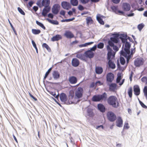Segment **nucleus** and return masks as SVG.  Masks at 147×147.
<instances>
[{
	"instance_id": "nucleus-1",
	"label": "nucleus",
	"mask_w": 147,
	"mask_h": 147,
	"mask_svg": "<svg viewBox=\"0 0 147 147\" xmlns=\"http://www.w3.org/2000/svg\"><path fill=\"white\" fill-rule=\"evenodd\" d=\"M113 37H111L110 39L108 40V44L107 47L111 49L112 48L114 51L117 52L118 51L119 48L115 44L119 43L120 39L123 44L122 47L123 48L124 46V44L128 42L127 39V35L123 34L114 33L113 34Z\"/></svg>"
},
{
	"instance_id": "nucleus-2",
	"label": "nucleus",
	"mask_w": 147,
	"mask_h": 147,
	"mask_svg": "<svg viewBox=\"0 0 147 147\" xmlns=\"http://www.w3.org/2000/svg\"><path fill=\"white\" fill-rule=\"evenodd\" d=\"M107 49L108 51L107 53V59L108 60V65L109 68L112 69H114L116 67L115 64L112 62L111 57H114L115 53L113 51L112 49L109 48L107 47Z\"/></svg>"
},
{
	"instance_id": "nucleus-3",
	"label": "nucleus",
	"mask_w": 147,
	"mask_h": 147,
	"mask_svg": "<svg viewBox=\"0 0 147 147\" xmlns=\"http://www.w3.org/2000/svg\"><path fill=\"white\" fill-rule=\"evenodd\" d=\"M107 101L108 104L113 108H117L119 106V103L115 96H110L107 98Z\"/></svg>"
},
{
	"instance_id": "nucleus-4",
	"label": "nucleus",
	"mask_w": 147,
	"mask_h": 147,
	"mask_svg": "<svg viewBox=\"0 0 147 147\" xmlns=\"http://www.w3.org/2000/svg\"><path fill=\"white\" fill-rule=\"evenodd\" d=\"M74 90H70L69 92V94L68 95V100L67 102V105H70L72 104H75V102H74V100L75 99L74 98ZM80 101V100H78L77 102H76V104L79 102Z\"/></svg>"
},
{
	"instance_id": "nucleus-5",
	"label": "nucleus",
	"mask_w": 147,
	"mask_h": 147,
	"mask_svg": "<svg viewBox=\"0 0 147 147\" xmlns=\"http://www.w3.org/2000/svg\"><path fill=\"white\" fill-rule=\"evenodd\" d=\"M125 47H124L122 48V50L120 52V54L124 53H130V50L131 47V44L128 42L124 44Z\"/></svg>"
},
{
	"instance_id": "nucleus-6",
	"label": "nucleus",
	"mask_w": 147,
	"mask_h": 147,
	"mask_svg": "<svg viewBox=\"0 0 147 147\" xmlns=\"http://www.w3.org/2000/svg\"><path fill=\"white\" fill-rule=\"evenodd\" d=\"M83 89L82 88L78 87L75 91L74 98L80 99L82 98L83 96Z\"/></svg>"
},
{
	"instance_id": "nucleus-7",
	"label": "nucleus",
	"mask_w": 147,
	"mask_h": 147,
	"mask_svg": "<svg viewBox=\"0 0 147 147\" xmlns=\"http://www.w3.org/2000/svg\"><path fill=\"white\" fill-rule=\"evenodd\" d=\"M108 119L110 121L113 122L116 119L117 117L115 114L112 111H108L107 114Z\"/></svg>"
},
{
	"instance_id": "nucleus-8",
	"label": "nucleus",
	"mask_w": 147,
	"mask_h": 147,
	"mask_svg": "<svg viewBox=\"0 0 147 147\" xmlns=\"http://www.w3.org/2000/svg\"><path fill=\"white\" fill-rule=\"evenodd\" d=\"M144 59L142 58H137L134 61V65L137 67H139L142 65L144 63Z\"/></svg>"
},
{
	"instance_id": "nucleus-9",
	"label": "nucleus",
	"mask_w": 147,
	"mask_h": 147,
	"mask_svg": "<svg viewBox=\"0 0 147 147\" xmlns=\"http://www.w3.org/2000/svg\"><path fill=\"white\" fill-rule=\"evenodd\" d=\"M60 6L58 4H55L52 8V11L53 14L57 15L59 11Z\"/></svg>"
},
{
	"instance_id": "nucleus-10",
	"label": "nucleus",
	"mask_w": 147,
	"mask_h": 147,
	"mask_svg": "<svg viewBox=\"0 0 147 147\" xmlns=\"http://www.w3.org/2000/svg\"><path fill=\"white\" fill-rule=\"evenodd\" d=\"M114 76L113 73L111 72L108 73L107 74L106 76L107 84L112 83L114 79Z\"/></svg>"
},
{
	"instance_id": "nucleus-11",
	"label": "nucleus",
	"mask_w": 147,
	"mask_h": 147,
	"mask_svg": "<svg viewBox=\"0 0 147 147\" xmlns=\"http://www.w3.org/2000/svg\"><path fill=\"white\" fill-rule=\"evenodd\" d=\"M61 5L63 8L66 10H68L71 9V6L70 4L66 1H63L61 3Z\"/></svg>"
},
{
	"instance_id": "nucleus-12",
	"label": "nucleus",
	"mask_w": 147,
	"mask_h": 147,
	"mask_svg": "<svg viewBox=\"0 0 147 147\" xmlns=\"http://www.w3.org/2000/svg\"><path fill=\"white\" fill-rule=\"evenodd\" d=\"M107 85L109 86V90L111 91L114 92L117 89V85L115 83H108Z\"/></svg>"
},
{
	"instance_id": "nucleus-13",
	"label": "nucleus",
	"mask_w": 147,
	"mask_h": 147,
	"mask_svg": "<svg viewBox=\"0 0 147 147\" xmlns=\"http://www.w3.org/2000/svg\"><path fill=\"white\" fill-rule=\"evenodd\" d=\"M122 8L125 11H129L131 9L130 5L127 3H123L122 5Z\"/></svg>"
},
{
	"instance_id": "nucleus-14",
	"label": "nucleus",
	"mask_w": 147,
	"mask_h": 147,
	"mask_svg": "<svg viewBox=\"0 0 147 147\" xmlns=\"http://www.w3.org/2000/svg\"><path fill=\"white\" fill-rule=\"evenodd\" d=\"M121 56H124L126 59L127 63L128 64L129 61L130 59L132 57L133 54L132 53H124L120 54Z\"/></svg>"
},
{
	"instance_id": "nucleus-15",
	"label": "nucleus",
	"mask_w": 147,
	"mask_h": 147,
	"mask_svg": "<svg viewBox=\"0 0 147 147\" xmlns=\"http://www.w3.org/2000/svg\"><path fill=\"white\" fill-rule=\"evenodd\" d=\"M63 35L67 38L71 39L74 37V35L73 33L69 31H66Z\"/></svg>"
},
{
	"instance_id": "nucleus-16",
	"label": "nucleus",
	"mask_w": 147,
	"mask_h": 147,
	"mask_svg": "<svg viewBox=\"0 0 147 147\" xmlns=\"http://www.w3.org/2000/svg\"><path fill=\"white\" fill-rule=\"evenodd\" d=\"M84 54L85 57L90 59L92 58L94 56V53L89 50L86 51Z\"/></svg>"
},
{
	"instance_id": "nucleus-17",
	"label": "nucleus",
	"mask_w": 147,
	"mask_h": 147,
	"mask_svg": "<svg viewBox=\"0 0 147 147\" xmlns=\"http://www.w3.org/2000/svg\"><path fill=\"white\" fill-rule=\"evenodd\" d=\"M71 63L73 66L76 67L79 65L80 63L78 59L76 58H74L72 60Z\"/></svg>"
},
{
	"instance_id": "nucleus-18",
	"label": "nucleus",
	"mask_w": 147,
	"mask_h": 147,
	"mask_svg": "<svg viewBox=\"0 0 147 147\" xmlns=\"http://www.w3.org/2000/svg\"><path fill=\"white\" fill-rule=\"evenodd\" d=\"M116 126L119 127H121L123 125V121L121 117L119 116L116 121Z\"/></svg>"
},
{
	"instance_id": "nucleus-19",
	"label": "nucleus",
	"mask_w": 147,
	"mask_h": 147,
	"mask_svg": "<svg viewBox=\"0 0 147 147\" xmlns=\"http://www.w3.org/2000/svg\"><path fill=\"white\" fill-rule=\"evenodd\" d=\"M101 102L105 101L107 99V95L105 92H104L102 94H99Z\"/></svg>"
},
{
	"instance_id": "nucleus-20",
	"label": "nucleus",
	"mask_w": 147,
	"mask_h": 147,
	"mask_svg": "<svg viewBox=\"0 0 147 147\" xmlns=\"http://www.w3.org/2000/svg\"><path fill=\"white\" fill-rule=\"evenodd\" d=\"M133 89L134 94L136 96L139 95L140 93V89L139 86L138 85H135Z\"/></svg>"
},
{
	"instance_id": "nucleus-21",
	"label": "nucleus",
	"mask_w": 147,
	"mask_h": 147,
	"mask_svg": "<svg viewBox=\"0 0 147 147\" xmlns=\"http://www.w3.org/2000/svg\"><path fill=\"white\" fill-rule=\"evenodd\" d=\"M68 80L70 83L72 84H76L77 82V79L76 77L72 76L69 77Z\"/></svg>"
},
{
	"instance_id": "nucleus-22",
	"label": "nucleus",
	"mask_w": 147,
	"mask_h": 147,
	"mask_svg": "<svg viewBox=\"0 0 147 147\" xmlns=\"http://www.w3.org/2000/svg\"><path fill=\"white\" fill-rule=\"evenodd\" d=\"M42 7H44L42 13V15L45 17L46 16V0H43L41 3Z\"/></svg>"
},
{
	"instance_id": "nucleus-23",
	"label": "nucleus",
	"mask_w": 147,
	"mask_h": 147,
	"mask_svg": "<svg viewBox=\"0 0 147 147\" xmlns=\"http://www.w3.org/2000/svg\"><path fill=\"white\" fill-rule=\"evenodd\" d=\"M52 75L53 78L57 80L59 78L60 74L57 70L54 71L52 72Z\"/></svg>"
},
{
	"instance_id": "nucleus-24",
	"label": "nucleus",
	"mask_w": 147,
	"mask_h": 147,
	"mask_svg": "<svg viewBox=\"0 0 147 147\" xmlns=\"http://www.w3.org/2000/svg\"><path fill=\"white\" fill-rule=\"evenodd\" d=\"M59 98L60 100L63 102H65L67 100V97L65 94L61 93L60 95Z\"/></svg>"
},
{
	"instance_id": "nucleus-25",
	"label": "nucleus",
	"mask_w": 147,
	"mask_h": 147,
	"mask_svg": "<svg viewBox=\"0 0 147 147\" xmlns=\"http://www.w3.org/2000/svg\"><path fill=\"white\" fill-rule=\"evenodd\" d=\"M97 107L98 110L102 113H104L106 111V108L105 106L101 103L98 104Z\"/></svg>"
},
{
	"instance_id": "nucleus-26",
	"label": "nucleus",
	"mask_w": 147,
	"mask_h": 147,
	"mask_svg": "<svg viewBox=\"0 0 147 147\" xmlns=\"http://www.w3.org/2000/svg\"><path fill=\"white\" fill-rule=\"evenodd\" d=\"M62 37L61 35L59 34L56 35L55 36H53L51 38V41L53 42L55 41H58L59 40L61 39Z\"/></svg>"
},
{
	"instance_id": "nucleus-27",
	"label": "nucleus",
	"mask_w": 147,
	"mask_h": 147,
	"mask_svg": "<svg viewBox=\"0 0 147 147\" xmlns=\"http://www.w3.org/2000/svg\"><path fill=\"white\" fill-rule=\"evenodd\" d=\"M92 100L94 102H101L99 94L94 95L92 98Z\"/></svg>"
},
{
	"instance_id": "nucleus-28",
	"label": "nucleus",
	"mask_w": 147,
	"mask_h": 147,
	"mask_svg": "<svg viewBox=\"0 0 147 147\" xmlns=\"http://www.w3.org/2000/svg\"><path fill=\"white\" fill-rule=\"evenodd\" d=\"M96 73L98 74H101L103 71V69L102 67H96L95 69Z\"/></svg>"
},
{
	"instance_id": "nucleus-29",
	"label": "nucleus",
	"mask_w": 147,
	"mask_h": 147,
	"mask_svg": "<svg viewBox=\"0 0 147 147\" xmlns=\"http://www.w3.org/2000/svg\"><path fill=\"white\" fill-rule=\"evenodd\" d=\"M93 109L90 108H88L87 109V115L90 117H92L94 116Z\"/></svg>"
},
{
	"instance_id": "nucleus-30",
	"label": "nucleus",
	"mask_w": 147,
	"mask_h": 147,
	"mask_svg": "<svg viewBox=\"0 0 147 147\" xmlns=\"http://www.w3.org/2000/svg\"><path fill=\"white\" fill-rule=\"evenodd\" d=\"M47 20L49 23L53 25H58L59 24V22L56 20H53L52 19L47 18Z\"/></svg>"
},
{
	"instance_id": "nucleus-31",
	"label": "nucleus",
	"mask_w": 147,
	"mask_h": 147,
	"mask_svg": "<svg viewBox=\"0 0 147 147\" xmlns=\"http://www.w3.org/2000/svg\"><path fill=\"white\" fill-rule=\"evenodd\" d=\"M76 57L81 60H86V57L84 54H78L76 55Z\"/></svg>"
},
{
	"instance_id": "nucleus-32",
	"label": "nucleus",
	"mask_w": 147,
	"mask_h": 147,
	"mask_svg": "<svg viewBox=\"0 0 147 147\" xmlns=\"http://www.w3.org/2000/svg\"><path fill=\"white\" fill-rule=\"evenodd\" d=\"M50 3V0H47V13H48L51 9V7L49 6Z\"/></svg>"
},
{
	"instance_id": "nucleus-33",
	"label": "nucleus",
	"mask_w": 147,
	"mask_h": 147,
	"mask_svg": "<svg viewBox=\"0 0 147 147\" xmlns=\"http://www.w3.org/2000/svg\"><path fill=\"white\" fill-rule=\"evenodd\" d=\"M86 24L88 25L89 24H91L93 23V21L92 18L90 17H88L86 19Z\"/></svg>"
},
{
	"instance_id": "nucleus-34",
	"label": "nucleus",
	"mask_w": 147,
	"mask_h": 147,
	"mask_svg": "<svg viewBox=\"0 0 147 147\" xmlns=\"http://www.w3.org/2000/svg\"><path fill=\"white\" fill-rule=\"evenodd\" d=\"M70 4L73 6H77L78 4V0H70Z\"/></svg>"
},
{
	"instance_id": "nucleus-35",
	"label": "nucleus",
	"mask_w": 147,
	"mask_h": 147,
	"mask_svg": "<svg viewBox=\"0 0 147 147\" xmlns=\"http://www.w3.org/2000/svg\"><path fill=\"white\" fill-rule=\"evenodd\" d=\"M94 43L93 42H86L83 44H80L79 45V47H86L88 45H90Z\"/></svg>"
},
{
	"instance_id": "nucleus-36",
	"label": "nucleus",
	"mask_w": 147,
	"mask_h": 147,
	"mask_svg": "<svg viewBox=\"0 0 147 147\" xmlns=\"http://www.w3.org/2000/svg\"><path fill=\"white\" fill-rule=\"evenodd\" d=\"M111 8L113 11L115 12V13L118 14L117 12L118 10V7L117 6H113L111 7Z\"/></svg>"
},
{
	"instance_id": "nucleus-37",
	"label": "nucleus",
	"mask_w": 147,
	"mask_h": 147,
	"mask_svg": "<svg viewBox=\"0 0 147 147\" xmlns=\"http://www.w3.org/2000/svg\"><path fill=\"white\" fill-rule=\"evenodd\" d=\"M128 94L129 98H131L132 96V88L130 87L128 90Z\"/></svg>"
},
{
	"instance_id": "nucleus-38",
	"label": "nucleus",
	"mask_w": 147,
	"mask_h": 147,
	"mask_svg": "<svg viewBox=\"0 0 147 147\" xmlns=\"http://www.w3.org/2000/svg\"><path fill=\"white\" fill-rule=\"evenodd\" d=\"M75 19V18L74 17L71 18L63 19L61 20V22H68L72 21L74 20Z\"/></svg>"
},
{
	"instance_id": "nucleus-39",
	"label": "nucleus",
	"mask_w": 147,
	"mask_h": 147,
	"mask_svg": "<svg viewBox=\"0 0 147 147\" xmlns=\"http://www.w3.org/2000/svg\"><path fill=\"white\" fill-rule=\"evenodd\" d=\"M32 33L34 34H37L40 32V31L39 30L32 29Z\"/></svg>"
},
{
	"instance_id": "nucleus-40",
	"label": "nucleus",
	"mask_w": 147,
	"mask_h": 147,
	"mask_svg": "<svg viewBox=\"0 0 147 147\" xmlns=\"http://www.w3.org/2000/svg\"><path fill=\"white\" fill-rule=\"evenodd\" d=\"M120 61L121 64L122 65H124L125 63V61L124 58L122 57H121L120 58Z\"/></svg>"
},
{
	"instance_id": "nucleus-41",
	"label": "nucleus",
	"mask_w": 147,
	"mask_h": 147,
	"mask_svg": "<svg viewBox=\"0 0 147 147\" xmlns=\"http://www.w3.org/2000/svg\"><path fill=\"white\" fill-rule=\"evenodd\" d=\"M141 80L142 82L145 83L146 85H147V77L144 76L141 79Z\"/></svg>"
},
{
	"instance_id": "nucleus-42",
	"label": "nucleus",
	"mask_w": 147,
	"mask_h": 147,
	"mask_svg": "<svg viewBox=\"0 0 147 147\" xmlns=\"http://www.w3.org/2000/svg\"><path fill=\"white\" fill-rule=\"evenodd\" d=\"M96 19L97 21L100 24L102 25H103L104 24L105 22L102 19H101L100 18H98L96 17Z\"/></svg>"
},
{
	"instance_id": "nucleus-43",
	"label": "nucleus",
	"mask_w": 147,
	"mask_h": 147,
	"mask_svg": "<svg viewBox=\"0 0 147 147\" xmlns=\"http://www.w3.org/2000/svg\"><path fill=\"white\" fill-rule=\"evenodd\" d=\"M36 23L38 25V26H40L44 30L45 29V27L44 26L43 24H42L41 23L39 22L38 21H36Z\"/></svg>"
},
{
	"instance_id": "nucleus-44",
	"label": "nucleus",
	"mask_w": 147,
	"mask_h": 147,
	"mask_svg": "<svg viewBox=\"0 0 147 147\" xmlns=\"http://www.w3.org/2000/svg\"><path fill=\"white\" fill-rule=\"evenodd\" d=\"M144 26V24L143 23H141L138 26V28L140 31H141Z\"/></svg>"
},
{
	"instance_id": "nucleus-45",
	"label": "nucleus",
	"mask_w": 147,
	"mask_h": 147,
	"mask_svg": "<svg viewBox=\"0 0 147 147\" xmlns=\"http://www.w3.org/2000/svg\"><path fill=\"white\" fill-rule=\"evenodd\" d=\"M104 45V44L103 42H100L97 45V47L98 49H102L103 48Z\"/></svg>"
},
{
	"instance_id": "nucleus-46",
	"label": "nucleus",
	"mask_w": 147,
	"mask_h": 147,
	"mask_svg": "<svg viewBox=\"0 0 147 147\" xmlns=\"http://www.w3.org/2000/svg\"><path fill=\"white\" fill-rule=\"evenodd\" d=\"M117 69H118L122 71L124 70V69L122 67L119 63H117Z\"/></svg>"
},
{
	"instance_id": "nucleus-47",
	"label": "nucleus",
	"mask_w": 147,
	"mask_h": 147,
	"mask_svg": "<svg viewBox=\"0 0 147 147\" xmlns=\"http://www.w3.org/2000/svg\"><path fill=\"white\" fill-rule=\"evenodd\" d=\"M32 44L33 46L34 47V48H35V49L36 50V53H38V50L37 48L36 47V44H35V42H34V41L33 40H32Z\"/></svg>"
},
{
	"instance_id": "nucleus-48",
	"label": "nucleus",
	"mask_w": 147,
	"mask_h": 147,
	"mask_svg": "<svg viewBox=\"0 0 147 147\" xmlns=\"http://www.w3.org/2000/svg\"><path fill=\"white\" fill-rule=\"evenodd\" d=\"M131 7L135 10L137 9V7L138 6V4L135 3H133L131 5Z\"/></svg>"
},
{
	"instance_id": "nucleus-49",
	"label": "nucleus",
	"mask_w": 147,
	"mask_h": 147,
	"mask_svg": "<svg viewBox=\"0 0 147 147\" xmlns=\"http://www.w3.org/2000/svg\"><path fill=\"white\" fill-rule=\"evenodd\" d=\"M143 92L144 94V96L145 97L147 94V86H146L144 87V88L143 90Z\"/></svg>"
},
{
	"instance_id": "nucleus-50",
	"label": "nucleus",
	"mask_w": 147,
	"mask_h": 147,
	"mask_svg": "<svg viewBox=\"0 0 147 147\" xmlns=\"http://www.w3.org/2000/svg\"><path fill=\"white\" fill-rule=\"evenodd\" d=\"M139 103L142 107L145 109H147V106L145 105L142 101H139Z\"/></svg>"
},
{
	"instance_id": "nucleus-51",
	"label": "nucleus",
	"mask_w": 147,
	"mask_h": 147,
	"mask_svg": "<svg viewBox=\"0 0 147 147\" xmlns=\"http://www.w3.org/2000/svg\"><path fill=\"white\" fill-rule=\"evenodd\" d=\"M83 4H86L88 3L89 1L90 0H79Z\"/></svg>"
},
{
	"instance_id": "nucleus-52",
	"label": "nucleus",
	"mask_w": 147,
	"mask_h": 147,
	"mask_svg": "<svg viewBox=\"0 0 147 147\" xmlns=\"http://www.w3.org/2000/svg\"><path fill=\"white\" fill-rule=\"evenodd\" d=\"M18 9L19 12L22 15H25V13L23 10L20 7H18Z\"/></svg>"
},
{
	"instance_id": "nucleus-53",
	"label": "nucleus",
	"mask_w": 147,
	"mask_h": 147,
	"mask_svg": "<svg viewBox=\"0 0 147 147\" xmlns=\"http://www.w3.org/2000/svg\"><path fill=\"white\" fill-rule=\"evenodd\" d=\"M97 48V45H95L93 47H92L90 48V49L89 50L91 51H94L96 50Z\"/></svg>"
},
{
	"instance_id": "nucleus-54",
	"label": "nucleus",
	"mask_w": 147,
	"mask_h": 147,
	"mask_svg": "<svg viewBox=\"0 0 147 147\" xmlns=\"http://www.w3.org/2000/svg\"><path fill=\"white\" fill-rule=\"evenodd\" d=\"M78 9L79 10L81 11L83 10L84 9V7L81 5H79L78 6Z\"/></svg>"
},
{
	"instance_id": "nucleus-55",
	"label": "nucleus",
	"mask_w": 147,
	"mask_h": 147,
	"mask_svg": "<svg viewBox=\"0 0 147 147\" xmlns=\"http://www.w3.org/2000/svg\"><path fill=\"white\" fill-rule=\"evenodd\" d=\"M129 127L128 126V123H125L123 129H128Z\"/></svg>"
},
{
	"instance_id": "nucleus-56",
	"label": "nucleus",
	"mask_w": 147,
	"mask_h": 147,
	"mask_svg": "<svg viewBox=\"0 0 147 147\" xmlns=\"http://www.w3.org/2000/svg\"><path fill=\"white\" fill-rule=\"evenodd\" d=\"M117 12L118 13V14H119V15H123V16L125 15V12L122 11L118 10Z\"/></svg>"
},
{
	"instance_id": "nucleus-57",
	"label": "nucleus",
	"mask_w": 147,
	"mask_h": 147,
	"mask_svg": "<svg viewBox=\"0 0 147 147\" xmlns=\"http://www.w3.org/2000/svg\"><path fill=\"white\" fill-rule=\"evenodd\" d=\"M132 12V10H131L130 13H129L127 15V16L129 17H132L134 16V13H133Z\"/></svg>"
},
{
	"instance_id": "nucleus-58",
	"label": "nucleus",
	"mask_w": 147,
	"mask_h": 147,
	"mask_svg": "<svg viewBox=\"0 0 147 147\" xmlns=\"http://www.w3.org/2000/svg\"><path fill=\"white\" fill-rule=\"evenodd\" d=\"M47 16L49 18H51V19H53L54 17V15L53 13H49L48 14Z\"/></svg>"
},
{
	"instance_id": "nucleus-59",
	"label": "nucleus",
	"mask_w": 147,
	"mask_h": 147,
	"mask_svg": "<svg viewBox=\"0 0 147 147\" xmlns=\"http://www.w3.org/2000/svg\"><path fill=\"white\" fill-rule=\"evenodd\" d=\"M96 17L101 19H102V18H105V17L100 14H98L96 15Z\"/></svg>"
},
{
	"instance_id": "nucleus-60",
	"label": "nucleus",
	"mask_w": 147,
	"mask_h": 147,
	"mask_svg": "<svg viewBox=\"0 0 147 147\" xmlns=\"http://www.w3.org/2000/svg\"><path fill=\"white\" fill-rule=\"evenodd\" d=\"M65 11L64 10H61L60 12V14L61 15L64 16L65 14Z\"/></svg>"
},
{
	"instance_id": "nucleus-61",
	"label": "nucleus",
	"mask_w": 147,
	"mask_h": 147,
	"mask_svg": "<svg viewBox=\"0 0 147 147\" xmlns=\"http://www.w3.org/2000/svg\"><path fill=\"white\" fill-rule=\"evenodd\" d=\"M112 2L115 4H118L119 3L120 0H112Z\"/></svg>"
},
{
	"instance_id": "nucleus-62",
	"label": "nucleus",
	"mask_w": 147,
	"mask_h": 147,
	"mask_svg": "<svg viewBox=\"0 0 147 147\" xmlns=\"http://www.w3.org/2000/svg\"><path fill=\"white\" fill-rule=\"evenodd\" d=\"M52 67H50L47 71V76L48 75V74H49V73L51 72V71L52 69Z\"/></svg>"
},
{
	"instance_id": "nucleus-63",
	"label": "nucleus",
	"mask_w": 147,
	"mask_h": 147,
	"mask_svg": "<svg viewBox=\"0 0 147 147\" xmlns=\"http://www.w3.org/2000/svg\"><path fill=\"white\" fill-rule=\"evenodd\" d=\"M134 74V73L133 71H131V72L130 75L129 76V79L131 81L132 80V77H133V75Z\"/></svg>"
},
{
	"instance_id": "nucleus-64",
	"label": "nucleus",
	"mask_w": 147,
	"mask_h": 147,
	"mask_svg": "<svg viewBox=\"0 0 147 147\" xmlns=\"http://www.w3.org/2000/svg\"><path fill=\"white\" fill-rule=\"evenodd\" d=\"M100 128H101L102 129H103L104 128V126L102 125H100L96 126V129H99Z\"/></svg>"
}]
</instances>
